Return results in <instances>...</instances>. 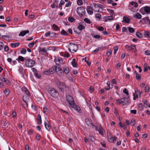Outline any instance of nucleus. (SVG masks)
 Masks as SVG:
<instances>
[{"instance_id":"58","label":"nucleus","mask_w":150,"mask_h":150,"mask_svg":"<svg viewBox=\"0 0 150 150\" xmlns=\"http://www.w3.org/2000/svg\"><path fill=\"white\" fill-rule=\"evenodd\" d=\"M123 92L124 93L126 94L127 95V96H129L128 92V91H127V88H125L123 90Z\"/></svg>"},{"instance_id":"2","label":"nucleus","mask_w":150,"mask_h":150,"mask_svg":"<svg viewBox=\"0 0 150 150\" xmlns=\"http://www.w3.org/2000/svg\"><path fill=\"white\" fill-rule=\"evenodd\" d=\"M68 47L69 50L72 53H74L76 52L78 48L77 45L71 42L69 44Z\"/></svg>"},{"instance_id":"46","label":"nucleus","mask_w":150,"mask_h":150,"mask_svg":"<svg viewBox=\"0 0 150 150\" xmlns=\"http://www.w3.org/2000/svg\"><path fill=\"white\" fill-rule=\"evenodd\" d=\"M4 46V44L2 42H0V50H2Z\"/></svg>"},{"instance_id":"49","label":"nucleus","mask_w":150,"mask_h":150,"mask_svg":"<svg viewBox=\"0 0 150 150\" xmlns=\"http://www.w3.org/2000/svg\"><path fill=\"white\" fill-rule=\"evenodd\" d=\"M144 35L148 37H150V33L148 31H146L144 32Z\"/></svg>"},{"instance_id":"47","label":"nucleus","mask_w":150,"mask_h":150,"mask_svg":"<svg viewBox=\"0 0 150 150\" xmlns=\"http://www.w3.org/2000/svg\"><path fill=\"white\" fill-rule=\"evenodd\" d=\"M114 54H116L117 51L118 50V47L117 46H116L114 47Z\"/></svg>"},{"instance_id":"39","label":"nucleus","mask_w":150,"mask_h":150,"mask_svg":"<svg viewBox=\"0 0 150 150\" xmlns=\"http://www.w3.org/2000/svg\"><path fill=\"white\" fill-rule=\"evenodd\" d=\"M61 34L62 35H68V33L66 32L64 30H62L61 32Z\"/></svg>"},{"instance_id":"55","label":"nucleus","mask_w":150,"mask_h":150,"mask_svg":"<svg viewBox=\"0 0 150 150\" xmlns=\"http://www.w3.org/2000/svg\"><path fill=\"white\" fill-rule=\"evenodd\" d=\"M129 32L131 33H132L134 32V29L133 28H129Z\"/></svg>"},{"instance_id":"19","label":"nucleus","mask_w":150,"mask_h":150,"mask_svg":"<svg viewBox=\"0 0 150 150\" xmlns=\"http://www.w3.org/2000/svg\"><path fill=\"white\" fill-rule=\"evenodd\" d=\"M21 91L25 95H30V93L27 89L25 87H23L22 88Z\"/></svg>"},{"instance_id":"45","label":"nucleus","mask_w":150,"mask_h":150,"mask_svg":"<svg viewBox=\"0 0 150 150\" xmlns=\"http://www.w3.org/2000/svg\"><path fill=\"white\" fill-rule=\"evenodd\" d=\"M107 10L111 16H112L114 14V12L113 10L110 9H107Z\"/></svg>"},{"instance_id":"51","label":"nucleus","mask_w":150,"mask_h":150,"mask_svg":"<svg viewBox=\"0 0 150 150\" xmlns=\"http://www.w3.org/2000/svg\"><path fill=\"white\" fill-rule=\"evenodd\" d=\"M96 17L98 19H100L101 17V15L99 13H97L95 15Z\"/></svg>"},{"instance_id":"5","label":"nucleus","mask_w":150,"mask_h":150,"mask_svg":"<svg viewBox=\"0 0 150 150\" xmlns=\"http://www.w3.org/2000/svg\"><path fill=\"white\" fill-rule=\"evenodd\" d=\"M77 13L80 16H83L86 13L85 8L83 6H79L77 8Z\"/></svg>"},{"instance_id":"27","label":"nucleus","mask_w":150,"mask_h":150,"mask_svg":"<svg viewBox=\"0 0 150 150\" xmlns=\"http://www.w3.org/2000/svg\"><path fill=\"white\" fill-rule=\"evenodd\" d=\"M16 60L19 62L20 61L23 62L24 61H25V58H24L22 56H19L18 58L16 59Z\"/></svg>"},{"instance_id":"34","label":"nucleus","mask_w":150,"mask_h":150,"mask_svg":"<svg viewBox=\"0 0 150 150\" xmlns=\"http://www.w3.org/2000/svg\"><path fill=\"white\" fill-rule=\"evenodd\" d=\"M49 50V48H47V49H46L45 48H40L39 51L40 52L46 53L47 52V50Z\"/></svg>"},{"instance_id":"35","label":"nucleus","mask_w":150,"mask_h":150,"mask_svg":"<svg viewBox=\"0 0 150 150\" xmlns=\"http://www.w3.org/2000/svg\"><path fill=\"white\" fill-rule=\"evenodd\" d=\"M59 84L60 85L59 88L61 89V91H62L63 90V88L64 86V83L62 82H60Z\"/></svg>"},{"instance_id":"52","label":"nucleus","mask_w":150,"mask_h":150,"mask_svg":"<svg viewBox=\"0 0 150 150\" xmlns=\"http://www.w3.org/2000/svg\"><path fill=\"white\" fill-rule=\"evenodd\" d=\"M26 50L24 48H23L21 51V53L22 54H25L26 53Z\"/></svg>"},{"instance_id":"62","label":"nucleus","mask_w":150,"mask_h":150,"mask_svg":"<svg viewBox=\"0 0 150 150\" xmlns=\"http://www.w3.org/2000/svg\"><path fill=\"white\" fill-rule=\"evenodd\" d=\"M84 21L88 23H90L91 22L90 20L87 18L84 19Z\"/></svg>"},{"instance_id":"14","label":"nucleus","mask_w":150,"mask_h":150,"mask_svg":"<svg viewBox=\"0 0 150 150\" xmlns=\"http://www.w3.org/2000/svg\"><path fill=\"white\" fill-rule=\"evenodd\" d=\"M30 95H24L23 96V100L26 103L27 107L28 106V104L27 103V102L29 100V96Z\"/></svg>"},{"instance_id":"32","label":"nucleus","mask_w":150,"mask_h":150,"mask_svg":"<svg viewBox=\"0 0 150 150\" xmlns=\"http://www.w3.org/2000/svg\"><path fill=\"white\" fill-rule=\"evenodd\" d=\"M123 21L126 23H128L129 22L130 19L127 17L124 16L123 18Z\"/></svg>"},{"instance_id":"31","label":"nucleus","mask_w":150,"mask_h":150,"mask_svg":"<svg viewBox=\"0 0 150 150\" xmlns=\"http://www.w3.org/2000/svg\"><path fill=\"white\" fill-rule=\"evenodd\" d=\"M42 74L44 75H46L51 74L50 69L45 70L42 72Z\"/></svg>"},{"instance_id":"16","label":"nucleus","mask_w":150,"mask_h":150,"mask_svg":"<svg viewBox=\"0 0 150 150\" xmlns=\"http://www.w3.org/2000/svg\"><path fill=\"white\" fill-rule=\"evenodd\" d=\"M105 22L110 21L112 20H113V19L112 16H105L104 17Z\"/></svg>"},{"instance_id":"37","label":"nucleus","mask_w":150,"mask_h":150,"mask_svg":"<svg viewBox=\"0 0 150 150\" xmlns=\"http://www.w3.org/2000/svg\"><path fill=\"white\" fill-rule=\"evenodd\" d=\"M50 37H57L58 35V34L54 32H50Z\"/></svg>"},{"instance_id":"54","label":"nucleus","mask_w":150,"mask_h":150,"mask_svg":"<svg viewBox=\"0 0 150 150\" xmlns=\"http://www.w3.org/2000/svg\"><path fill=\"white\" fill-rule=\"evenodd\" d=\"M131 124L133 126L135 124V121L134 119H132L131 120Z\"/></svg>"},{"instance_id":"41","label":"nucleus","mask_w":150,"mask_h":150,"mask_svg":"<svg viewBox=\"0 0 150 150\" xmlns=\"http://www.w3.org/2000/svg\"><path fill=\"white\" fill-rule=\"evenodd\" d=\"M136 35L138 37L140 38L142 37V33L139 32H137L136 34Z\"/></svg>"},{"instance_id":"9","label":"nucleus","mask_w":150,"mask_h":150,"mask_svg":"<svg viewBox=\"0 0 150 150\" xmlns=\"http://www.w3.org/2000/svg\"><path fill=\"white\" fill-rule=\"evenodd\" d=\"M56 72L59 76H63L64 75V72L60 67H56Z\"/></svg>"},{"instance_id":"56","label":"nucleus","mask_w":150,"mask_h":150,"mask_svg":"<svg viewBox=\"0 0 150 150\" xmlns=\"http://www.w3.org/2000/svg\"><path fill=\"white\" fill-rule=\"evenodd\" d=\"M35 138L37 139V140L38 141L40 139V136L39 134H37L36 135V136Z\"/></svg>"},{"instance_id":"63","label":"nucleus","mask_w":150,"mask_h":150,"mask_svg":"<svg viewBox=\"0 0 150 150\" xmlns=\"http://www.w3.org/2000/svg\"><path fill=\"white\" fill-rule=\"evenodd\" d=\"M50 31H48V32L45 33V36L46 37H48L49 36H50Z\"/></svg>"},{"instance_id":"18","label":"nucleus","mask_w":150,"mask_h":150,"mask_svg":"<svg viewBox=\"0 0 150 150\" xmlns=\"http://www.w3.org/2000/svg\"><path fill=\"white\" fill-rule=\"evenodd\" d=\"M87 11L89 14L92 15L93 11L92 8L90 6H88L86 8Z\"/></svg>"},{"instance_id":"44","label":"nucleus","mask_w":150,"mask_h":150,"mask_svg":"<svg viewBox=\"0 0 150 150\" xmlns=\"http://www.w3.org/2000/svg\"><path fill=\"white\" fill-rule=\"evenodd\" d=\"M70 57V55L69 53L67 52H64V57L67 58H69Z\"/></svg>"},{"instance_id":"50","label":"nucleus","mask_w":150,"mask_h":150,"mask_svg":"<svg viewBox=\"0 0 150 150\" xmlns=\"http://www.w3.org/2000/svg\"><path fill=\"white\" fill-rule=\"evenodd\" d=\"M145 90V92H147L149 91V85H147L146 86Z\"/></svg>"},{"instance_id":"38","label":"nucleus","mask_w":150,"mask_h":150,"mask_svg":"<svg viewBox=\"0 0 150 150\" xmlns=\"http://www.w3.org/2000/svg\"><path fill=\"white\" fill-rule=\"evenodd\" d=\"M59 1L58 0H55L54 1L53 3L51 5V6L52 8H54L55 7V5H56V3H58Z\"/></svg>"},{"instance_id":"21","label":"nucleus","mask_w":150,"mask_h":150,"mask_svg":"<svg viewBox=\"0 0 150 150\" xmlns=\"http://www.w3.org/2000/svg\"><path fill=\"white\" fill-rule=\"evenodd\" d=\"M0 80L3 81L5 82L6 83L7 85H10V82L7 79H6L5 78H3V77H1L0 78Z\"/></svg>"},{"instance_id":"17","label":"nucleus","mask_w":150,"mask_h":150,"mask_svg":"<svg viewBox=\"0 0 150 150\" xmlns=\"http://www.w3.org/2000/svg\"><path fill=\"white\" fill-rule=\"evenodd\" d=\"M125 48L128 50H134V49H136L135 45H132L130 46L126 45L125 46Z\"/></svg>"},{"instance_id":"48","label":"nucleus","mask_w":150,"mask_h":150,"mask_svg":"<svg viewBox=\"0 0 150 150\" xmlns=\"http://www.w3.org/2000/svg\"><path fill=\"white\" fill-rule=\"evenodd\" d=\"M135 72L136 74V79H141V77L140 75L138 74L136 71H135Z\"/></svg>"},{"instance_id":"6","label":"nucleus","mask_w":150,"mask_h":150,"mask_svg":"<svg viewBox=\"0 0 150 150\" xmlns=\"http://www.w3.org/2000/svg\"><path fill=\"white\" fill-rule=\"evenodd\" d=\"M49 92L51 96L54 98H57L59 95L58 92L54 88H52L49 91Z\"/></svg>"},{"instance_id":"40","label":"nucleus","mask_w":150,"mask_h":150,"mask_svg":"<svg viewBox=\"0 0 150 150\" xmlns=\"http://www.w3.org/2000/svg\"><path fill=\"white\" fill-rule=\"evenodd\" d=\"M37 41V40L35 42H33L32 43H30L29 44L28 47L30 48L32 47L36 43V42Z\"/></svg>"},{"instance_id":"61","label":"nucleus","mask_w":150,"mask_h":150,"mask_svg":"<svg viewBox=\"0 0 150 150\" xmlns=\"http://www.w3.org/2000/svg\"><path fill=\"white\" fill-rule=\"evenodd\" d=\"M107 84L109 87V88H112V85H110V82L109 81H108L107 82Z\"/></svg>"},{"instance_id":"24","label":"nucleus","mask_w":150,"mask_h":150,"mask_svg":"<svg viewBox=\"0 0 150 150\" xmlns=\"http://www.w3.org/2000/svg\"><path fill=\"white\" fill-rule=\"evenodd\" d=\"M56 67L55 66L52 67L49 69L51 74H54L56 71Z\"/></svg>"},{"instance_id":"26","label":"nucleus","mask_w":150,"mask_h":150,"mask_svg":"<svg viewBox=\"0 0 150 150\" xmlns=\"http://www.w3.org/2000/svg\"><path fill=\"white\" fill-rule=\"evenodd\" d=\"M145 11L147 14L150 13V8L149 6H145L144 8Z\"/></svg>"},{"instance_id":"22","label":"nucleus","mask_w":150,"mask_h":150,"mask_svg":"<svg viewBox=\"0 0 150 150\" xmlns=\"http://www.w3.org/2000/svg\"><path fill=\"white\" fill-rule=\"evenodd\" d=\"M52 28L55 31H59L60 30V28L59 27L55 24L52 25Z\"/></svg>"},{"instance_id":"64","label":"nucleus","mask_w":150,"mask_h":150,"mask_svg":"<svg viewBox=\"0 0 150 150\" xmlns=\"http://www.w3.org/2000/svg\"><path fill=\"white\" fill-rule=\"evenodd\" d=\"M121 143V141L120 140H117V142L116 143V145L117 146H120Z\"/></svg>"},{"instance_id":"60","label":"nucleus","mask_w":150,"mask_h":150,"mask_svg":"<svg viewBox=\"0 0 150 150\" xmlns=\"http://www.w3.org/2000/svg\"><path fill=\"white\" fill-rule=\"evenodd\" d=\"M23 70V68L22 67H20L18 69V71L21 73Z\"/></svg>"},{"instance_id":"13","label":"nucleus","mask_w":150,"mask_h":150,"mask_svg":"<svg viewBox=\"0 0 150 150\" xmlns=\"http://www.w3.org/2000/svg\"><path fill=\"white\" fill-rule=\"evenodd\" d=\"M94 7L96 8L95 11L97 12L100 11V9L101 10L102 9V8L101 7L100 5L98 4H94Z\"/></svg>"},{"instance_id":"3","label":"nucleus","mask_w":150,"mask_h":150,"mask_svg":"<svg viewBox=\"0 0 150 150\" xmlns=\"http://www.w3.org/2000/svg\"><path fill=\"white\" fill-rule=\"evenodd\" d=\"M35 61L28 58H25V64L28 67H31L34 66L35 64Z\"/></svg>"},{"instance_id":"4","label":"nucleus","mask_w":150,"mask_h":150,"mask_svg":"<svg viewBox=\"0 0 150 150\" xmlns=\"http://www.w3.org/2000/svg\"><path fill=\"white\" fill-rule=\"evenodd\" d=\"M66 98L67 102L69 105L72 108L74 107V99L73 97L70 95H67L66 96Z\"/></svg>"},{"instance_id":"53","label":"nucleus","mask_w":150,"mask_h":150,"mask_svg":"<svg viewBox=\"0 0 150 150\" xmlns=\"http://www.w3.org/2000/svg\"><path fill=\"white\" fill-rule=\"evenodd\" d=\"M4 50L6 52H8L9 50V48L8 46L5 45L4 46Z\"/></svg>"},{"instance_id":"10","label":"nucleus","mask_w":150,"mask_h":150,"mask_svg":"<svg viewBox=\"0 0 150 150\" xmlns=\"http://www.w3.org/2000/svg\"><path fill=\"white\" fill-rule=\"evenodd\" d=\"M54 60L57 65H59L60 64H62L63 61L62 59L59 57L55 58Z\"/></svg>"},{"instance_id":"23","label":"nucleus","mask_w":150,"mask_h":150,"mask_svg":"<svg viewBox=\"0 0 150 150\" xmlns=\"http://www.w3.org/2000/svg\"><path fill=\"white\" fill-rule=\"evenodd\" d=\"M29 31L28 30H26L23 31L21 32L19 34V36H24L26 34L29 33Z\"/></svg>"},{"instance_id":"11","label":"nucleus","mask_w":150,"mask_h":150,"mask_svg":"<svg viewBox=\"0 0 150 150\" xmlns=\"http://www.w3.org/2000/svg\"><path fill=\"white\" fill-rule=\"evenodd\" d=\"M85 122L86 124L89 126L92 127H93L95 126V125L93 124L92 121L88 119H85Z\"/></svg>"},{"instance_id":"7","label":"nucleus","mask_w":150,"mask_h":150,"mask_svg":"<svg viewBox=\"0 0 150 150\" xmlns=\"http://www.w3.org/2000/svg\"><path fill=\"white\" fill-rule=\"evenodd\" d=\"M108 140L110 142L112 143L117 139V137L113 136L110 133H108L107 134Z\"/></svg>"},{"instance_id":"33","label":"nucleus","mask_w":150,"mask_h":150,"mask_svg":"<svg viewBox=\"0 0 150 150\" xmlns=\"http://www.w3.org/2000/svg\"><path fill=\"white\" fill-rule=\"evenodd\" d=\"M48 110L46 106H44L43 108V112L46 115L48 114Z\"/></svg>"},{"instance_id":"36","label":"nucleus","mask_w":150,"mask_h":150,"mask_svg":"<svg viewBox=\"0 0 150 150\" xmlns=\"http://www.w3.org/2000/svg\"><path fill=\"white\" fill-rule=\"evenodd\" d=\"M64 72L66 74H68L69 72V69L67 67L64 68Z\"/></svg>"},{"instance_id":"8","label":"nucleus","mask_w":150,"mask_h":150,"mask_svg":"<svg viewBox=\"0 0 150 150\" xmlns=\"http://www.w3.org/2000/svg\"><path fill=\"white\" fill-rule=\"evenodd\" d=\"M95 127L96 130L98 131L99 134H100V135H103L104 130L103 128L101 126L98 127L97 126H95Z\"/></svg>"},{"instance_id":"30","label":"nucleus","mask_w":150,"mask_h":150,"mask_svg":"<svg viewBox=\"0 0 150 150\" xmlns=\"http://www.w3.org/2000/svg\"><path fill=\"white\" fill-rule=\"evenodd\" d=\"M85 26L81 24H79L78 26V28L79 30H81L85 28Z\"/></svg>"},{"instance_id":"25","label":"nucleus","mask_w":150,"mask_h":150,"mask_svg":"<svg viewBox=\"0 0 150 150\" xmlns=\"http://www.w3.org/2000/svg\"><path fill=\"white\" fill-rule=\"evenodd\" d=\"M19 45L20 43L19 42L11 43L10 44L11 46L13 48L16 47L18 46Z\"/></svg>"},{"instance_id":"59","label":"nucleus","mask_w":150,"mask_h":150,"mask_svg":"<svg viewBox=\"0 0 150 150\" xmlns=\"http://www.w3.org/2000/svg\"><path fill=\"white\" fill-rule=\"evenodd\" d=\"M75 19L72 17H69L68 18L69 21L70 22H72L74 21Z\"/></svg>"},{"instance_id":"43","label":"nucleus","mask_w":150,"mask_h":150,"mask_svg":"<svg viewBox=\"0 0 150 150\" xmlns=\"http://www.w3.org/2000/svg\"><path fill=\"white\" fill-rule=\"evenodd\" d=\"M77 4L79 6H81L83 4L82 0H77Z\"/></svg>"},{"instance_id":"28","label":"nucleus","mask_w":150,"mask_h":150,"mask_svg":"<svg viewBox=\"0 0 150 150\" xmlns=\"http://www.w3.org/2000/svg\"><path fill=\"white\" fill-rule=\"evenodd\" d=\"M134 17H135L136 18L138 19H140L142 18V16L139 13H137L136 14L134 15Z\"/></svg>"},{"instance_id":"29","label":"nucleus","mask_w":150,"mask_h":150,"mask_svg":"<svg viewBox=\"0 0 150 150\" xmlns=\"http://www.w3.org/2000/svg\"><path fill=\"white\" fill-rule=\"evenodd\" d=\"M37 121L39 124H41L42 123L41 116L40 115H38V116Z\"/></svg>"},{"instance_id":"12","label":"nucleus","mask_w":150,"mask_h":150,"mask_svg":"<svg viewBox=\"0 0 150 150\" xmlns=\"http://www.w3.org/2000/svg\"><path fill=\"white\" fill-rule=\"evenodd\" d=\"M32 69L35 77L37 78H40L41 77V75L39 74L38 73V71L35 68H33Z\"/></svg>"},{"instance_id":"57","label":"nucleus","mask_w":150,"mask_h":150,"mask_svg":"<svg viewBox=\"0 0 150 150\" xmlns=\"http://www.w3.org/2000/svg\"><path fill=\"white\" fill-rule=\"evenodd\" d=\"M71 3L70 1H69L67 3L65 4V7H68L70 6L71 5Z\"/></svg>"},{"instance_id":"20","label":"nucleus","mask_w":150,"mask_h":150,"mask_svg":"<svg viewBox=\"0 0 150 150\" xmlns=\"http://www.w3.org/2000/svg\"><path fill=\"white\" fill-rule=\"evenodd\" d=\"M71 63L73 67L76 68L77 67L78 63L76 62L75 59H73L72 60V61Z\"/></svg>"},{"instance_id":"1","label":"nucleus","mask_w":150,"mask_h":150,"mask_svg":"<svg viewBox=\"0 0 150 150\" xmlns=\"http://www.w3.org/2000/svg\"><path fill=\"white\" fill-rule=\"evenodd\" d=\"M116 101L118 104H122V105L129 104L131 103L129 96H127L126 97H124L120 99H117Z\"/></svg>"},{"instance_id":"15","label":"nucleus","mask_w":150,"mask_h":150,"mask_svg":"<svg viewBox=\"0 0 150 150\" xmlns=\"http://www.w3.org/2000/svg\"><path fill=\"white\" fill-rule=\"evenodd\" d=\"M44 125L46 129L48 131H50V126L49 124L48 121L46 120L45 121Z\"/></svg>"},{"instance_id":"42","label":"nucleus","mask_w":150,"mask_h":150,"mask_svg":"<svg viewBox=\"0 0 150 150\" xmlns=\"http://www.w3.org/2000/svg\"><path fill=\"white\" fill-rule=\"evenodd\" d=\"M4 93L6 96H8L10 93V91L9 90L6 89L4 91Z\"/></svg>"}]
</instances>
